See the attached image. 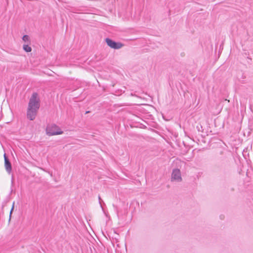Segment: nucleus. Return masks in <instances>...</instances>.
I'll return each mask as SVG.
<instances>
[{
    "instance_id": "nucleus-1",
    "label": "nucleus",
    "mask_w": 253,
    "mask_h": 253,
    "mask_svg": "<svg viewBox=\"0 0 253 253\" xmlns=\"http://www.w3.org/2000/svg\"><path fill=\"white\" fill-rule=\"evenodd\" d=\"M40 106L38 93H34L30 99L27 111V116L30 120L33 121L35 119Z\"/></svg>"
},
{
    "instance_id": "nucleus-6",
    "label": "nucleus",
    "mask_w": 253,
    "mask_h": 253,
    "mask_svg": "<svg viewBox=\"0 0 253 253\" xmlns=\"http://www.w3.org/2000/svg\"><path fill=\"white\" fill-rule=\"evenodd\" d=\"M23 49L27 52H30L32 50L31 47L27 44L23 45Z\"/></svg>"
},
{
    "instance_id": "nucleus-10",
    "label": "nucleus",
    "mask_w": 253,
    "mask_h": 253,
    "mask_svg": "<svg viewBox=\"0 0 253 253\" xmlns=\"http://www.w3.org/2000/svg\"><path fill=\"white\" fill-rule=\"evenodd\" d=\"M5 158H7V157H6L5 154H4V161H5Z\"/></svg>"
},
{
    "instance_id": "nucleus-9",
    "label": "nucleus",
    "mask_w": 253,
    "mask_h": 253,
    "mask_svg": "<svg viewBox=\"0 0 253 253\" xmlns=\"http://www.w3.org/2000/svg\"><path fill=\"white\" fill-rule=\"evenodd\" d=\"M13 209H14V204H13V206L12 207V209L10 211V217H11V213H12V211L13 210Z\"/></svg>"
},
{
    "instance_id": "nucleus-3",
    "label": "nucleus",
    "mask_w": 253,
    "mask_h": 253,
    "mask_svg": "<svg viewBox=\"0 0 253 253\" xmlns=\"http://www.w3.org/2000/svg\"><path fill=\"white\" fill-rule=\"evenodd\" d=\"M105 42L109 47L115 49H120L124 46V44L121 42H116L109 38H106Z\"/></svg>"
},
{
    "instance_id": "nucleus-7",
    "label": "nucleus",
    "mask_w": 253,
    "mask_h": 253,
    "mask_svg": "<svg viewBox=\"0 0 253 253\" xmlns=\"http://www.w3.org/2000/svg\"><path fill=\"white\" fill-rule=\"evenodd\" d=\"M24 42H28L29 40V37L28 35H24L22 38Z\"/></svg>"
},
{
    "instance_id": "nucleus-5",
    "label": "nucleus",
    "mask_w": 253,
    "mask_h": 253,
    "mask_svg": "<svg viewBox=\"0 0 253 253\" xmlns=\"http://www.w3.org/2000/svg\"><path fill=\"white\" fill-rule=\"evenodd\" d=\"M4 166L6 171L10 173L11 171V165L8 158H5V161H4Z\"/></svg>"
},
{
    "instance_id": "nucleus-4",
    "label": "nucleus",
    "mask_w": 253,
    "mask_h": 253,
    "mask_svg": "<svg viewBox=\"0 0 253 253\" xmlns=\"http://www.w3.org/2000/svg\"><path fill=\"white\" fill-rule=\"evenodd\" d=\"M171 181L180 182L182 180L180 170L178 169H173L171 173Z\"/></svg>"
},
{
    "instance_id": "nucleus-2",
    "label": "nucleus",
    "mask_w": 253,
    "mask_h": 253,
    "mask_svg": "<svg viewBox=\"0 0 253 253\" xmlns=\"http://www.w3.org/2000/svg\"><path fill=\"white\" fill-rule=\"evenodd\" d=\"M46 133L48 136L61 134L63 131L56 125H48L46 128Z\"/></svg>"
},
{
    "instance_id": "nucleus-8",
    "label": "nucleus",
    "mask_w": 253,
    "mask_h": 253,
    "mask_svg": "<svg viewBox=\"0 0 253 253\" xmlns=\"http://www.w3.org/2000/svg\"><path fill=\"white\" fill-rule=\"evenodd\" d=\"M237 151V147H236V146L232 147V151L233 152L236 153Z\"/></svg>"
},
{
    "instance_id": "nucleus-11",
    "label": "nucleus",
    "mask_w": 253,
    "mask_h": 253,
    "mask_svg": "<svg viewBox=\"0 0 253 253\" xmlns=\"http://www.w3.org/2000/svg\"><path fill=\"white\" fill-rule=\"evenodd\" d=\"M98 198H99V201H100V200H101L100 197V196H99V197H98Z\"/></svg>"
}]
</instances>
